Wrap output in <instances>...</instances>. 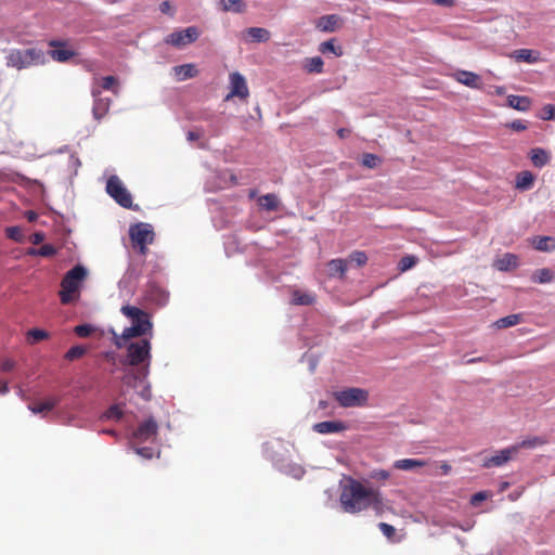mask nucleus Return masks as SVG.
<instances>
[{
  "label": "nucleus",
  "instance_id": "f257e3e1",
  "mask_svg": "<svg viewBox=\"0 0 555 555\" xmlns=\"http://www.w3.org/2000/svg\"><path fill=\"white\" fill-rule=\"evenodd\" d=\"M125 347L127 348V364L137 369L127 373L124 382L128 386L137 387L138 383H143L150 373L151 343L149 339H140L129 345L126 344Z\"/></svg>",
  "mask_w": 555,
  "mask_h": 555
},
{
  "label": "nucleus",
  "instance_id": "f03ea898",
  "mask_svg": "<svg viewBox=\"0 0 555 555\" xmlns=\"http://www.w3.org/2000/svg\"><path fill=\"white\" fill-rule=\"evenodd\" d=\"M120 312L131 321V326L126 327L120 335L113 332V343L118 349L124 348L129 339L147 334L153 327L150 314L138 307L125 305Z\"/></svg>",
  "mask_w": 555,
  "mask_h": 555
},
{
  "label": "nucleus",
  "instance_id": "7ed1b4c3",
  "mask_svg": "<svg viewBox=\"0 0 555 555\" xmlns=\"http://www.w3.org/2000/svg\"><path fill=\"white\" fill-rule=\"evenodd\" d=\"M374 488L365 487L356 479H349L343 486L339 501L346 513L356 514L370 507Z\"/></svg>",
  "mask_w": 555,
  "mask_h": 555
},
{
  "label": "nucleus",
  "instance_id": "20e7f679",
  "mask_svg": "<svg viewBox=\"0 0 555 555\" xmlns=\"http://www.w3.org/2000/svg\"><path fill=\"white\" fill-rule=\"evenodd\" d=\"M87 274L86 268L80 264L75 266L66 272L62 279L61 291L59 293L60 300L63 305H68L78 298Z\"/></svg>",
  "mask_w": 555,
  "mask_h": 555
},
{
  "label": "nucleus",
  "instance_id": "39448f33",
  "mask_svg": "<svg viewBox=\"0 0 555 555\" xmlns=\"http://www.w3.org/2000/svg\"><path fill=\"white\" fill-rule=\"evenodd\" d=\"M44 61V52L38 48L13 49L7 55L8 66L17 69L40 65L43 64Z\"/></svg>",
  "mask_w": 555,
  "mask_h": 555
},
{
  "label": "nucleus",
  "instance_id": "423d86ee",
  "mask_svg": "<svg viewBox=\"0 0 555 555\" xmlns=\"http://www.w3.org/2000/svg\"><path fill=\"white\" fill-rule=\"evenodd\" d=\"M129 236L132 247L138 249L141 255H146L147 245L154 241V231L151 224L139 222L130 227Z\"/></svg>",
  "mask_w": 555,
  "mask_h": 555
},
{
  "label": "nucleus",
  "instance_id": "0eeeda50",
  "mask_svg": "<svg viewBox=\"0 0 555 555\" xmlns=\"http://www.w3.org/2000/svg\"><path fill=\"white\" fill-rule=\"evenodd\" d=\"M106 192L121 207L132 208V196L117 176L107 179Z\"/></svg>",
  "mask_w": 555,
  "mask_h": 555
},
{
  "label": "nucleus",
  "instance_id": "6e6552de",
  "mask_svg": "<svg viewBox=\"0 0 555 555\" xmlns=\"http://www.w3.org/2000/svg\"><path fill=\"white\" fill-rule=\"evenodd\" d=\"M334 396L344 408L362 406L369 399L367 391L361 388H347L335 392Z\"/></svg>",
  "mask_w": 555,
  "mask_h": 555
},
{
  "label": "nucleus",
  "instance_id": "1a4fd4ad",
  "mask_svg": "<svg viewBox=\"0 0 555 555\" xmlns=\"http://www.w3.org/2000/svg\"><path fill=\"white\" fill-rule=\"evenodd\" d=\"M158 434V424L153 417H149L139 426L132 434L133 441L135 443H143L150 440H154Z\"/></svg>",
  "mask_w": 555,
  "mask_h": 555
},
{
  "label": "nucleus",
  "instance_id": "9d476101",
  "mask_svg": "<svg viewBox=\"0 0 555 555\" xmlns=\"http://www.w3.org/2000/svg\"><path fill=\"white\" fill-rule=\"evenodd\" d=\"M199 33L196 27L191 26L180 31H173L168 35L165 39V42L171 44L173 47H184L190 44L198 38Z\"/></svg>",
  "mask_w": 555,
  "mask_h": 555
},
{
  "label": "nucleus",
  "instance_id": "9b49d317",
  "mask_svg": "<svg viewBox=\"0 0 555 555\" xmlns=\"http://www.w3.org/2000/svg\"><path fill=\"white\" fill-rule=\"evenodd\" d=\"M230 86L231 91L227 95L225 100L237 96L240 99H246L249 95L248 87L244 76L237 72L230 74Z\"/></svg>",
  "mask_w": 555,
  "mask_h": 555
},
{
  "label": "nucleus",
  "instance_id": "f8f14e48",
  "mask_svg": "<svg viewBox=\"0 0 555 555\" xmlns=\"http://www.w3.org/2000/svg\"><path fill=\"white\" fill-rule=\"evenodd\" d=\"M49 46L53 48V50L49 51V54L56 62L64 63L76 55V52L68 48L67 41L51 40Z\"/></svg>",
  "mask_w": 555,
  "mask_h": 555
},
{
  "label": "nucleus",
  "instance_id": "ddd939ff",
  "mask_svg": "<svg viewBox=\"0 0 555 555\" xmlns=\"http://www.w3.org/2000/svg\"><path fill=\"white\" fill-rule=\"evenodd\" d=\"M517 454V447H509L499 451L495 455L487 457L482 464L483 467H499L507 463Z\"/></svg>",
  "mask_w": 555,
  "mask_h": 555
},
{
  "label": "nucleus",
  "instance_id": "4468645a",
  "mask_svg": "<svg viewBox=\"0 0 555 555\" xmlns=\"http://www.w3.org/2000/svg\"><path fill=\"white\" fill-rule=\"evenodd\" d=\"M144 300L156 306H164L168 300V294L158 285L150 283L144 292Z\"/></svg>",
  "mask_w": 555,
  "mask_h": 555
},
{
  "label": "nucleus",
  "instance_id": "2eb2a0df",
  "mask_svg": "<svg viewBox=\"0 0 555 555\" xmlns=\"http://www.w3.org/2000/svg\"><path fill=\"white\" fill-rule=\"evenodd\" d=\"M453 77L457 82L473 89H480L482 85L480 77L473 72L457 70L453 74Z\"/></svg>",
  "mask_w": 555,
  "mask_h": 555
},
{
  "label": "nucleus",
  "instance_id": "dca6fc26",
  "mask_svg": "<svg viewBox=\"0 0 555 555\" xmlns=\"http://www.w3.org/2000/svg\"><path fill=\"white\" fill-rule=\"evenodd\" d=\"M313 429L319 434H334L346 429L345 423L340 421H325L314 424Z\"/></svg>",
  "mask_w": 555,
  "mask_h": 555
},
{
  "label": "nucleus",
  "instance_id": "f3484780",
  "mask_svg": "<svg viewBox=\"0 0 555 555\" xmlns=\"http://www.w3.org/2000/svg\"><path fill=\"white\" fill-rule=\"evenodd\" d=\"M340 17L336 14L321 16L317 22V28L321 31H335L339 25Z\"/></svg>",
  "mask_w": 555,
  "mask_h": 555
},
{
  "label": "nucleus",
  "instance_id": "a211bd4d",
  "mask_svg": "<svg viewBox=\"0 0 555 555\" xmlns=\"http://www.w3.org/2000/svg\"><path fill=\"white\" fill-rule=\"evenodd\" d=\"M173 73L178 81H183L195 77L198 74L194 64H183L173 67Z\"/></svg>",
  "mask_w": 555,
  "mask_h": 555
},
{
  "label": "nucleus",
  "instance_id": "6ab92c4d",
  "mask_svg": "<svg viewBox=\"0 0 555 555\" xmlns=\"http://www.w3.org/2000/svg\"><path fill=\"white\" fill-rule=\"evenodd\" d=\"M518 266V258L514 254H504L494 261V267L500 271H507Z\"/></svg>",
  "mask_w": 555,
  "mask_h": 555
},
{
  "label": "nucleus",
  "instance_id": "aec40b11",
  "mask_svg": "<svg viewBox=\"0 0 555 555\" xmlns=\"http://www.w3.org/2000/svg\"><path fill=\"white\" fill-rule=\"evenodd\" d=\"M550 153L543 149L535 147L530 151V160L534 167L542 168L550 163Z\"/></svg>",
  "mask_w": 555,
  "mask_h": 555
},
{
  "label": "nucleus",
  "instance_id": "412c9836",
  "mask_svg": "<svg viewBox=\"0 0 555 555\" xmlns=\"http://www.w3.org/2000/svg\"><path fill=\"white\" fill-rule=\"evenodd\" d=\"M534 175L531 171H520L516 177V189L521 191L530 190L534 183Z\"/></svg>",
  "mask_w": 555,
  "mask_h": 555
},
{
  "label": "nucleus",
  "instance_id": "4be33fe9",
  "mask_svg": "<svg viewBox=\"0 0 555 555\" xmlns=\"http://www.w3.org/2000/svg\"><path fill=\"white\" fill-rule=\"evenodd\" d=\"M532 245L540 251L555 250V238L552 236H535L532 238Z\"/></svg>",
  "mask_w": 555,
  "mask_h": 555
},
{
  "label": "nucleus",
  "instance_id": "5701e85b",
  "mask_svg": "<svg viewBox=\"0 0 555 555\" xmlns=\"http://www.w3.org/2000/svg\"><path fill=\"white\" fill-rule=\"evenodd\" d=\"M514 56L518 62L533 64L540 61V53L530 49H519L514 52Z\"/></svg>",
  "mask_w": 555,
  "mask_h": 555
},
{
  "label": "nucleus",
  "instance_id": "b1692460",
  "mask_svg": "<svg viewBox=\"0 0 555 555\" xmlns=\"http://www.w3.org/2000/svg\"><path fill=\"white\" fill-rule=\"evenodd\" d=\"M507 103L512 108L520 112H527L531 106V101L529 98L514 94L508 95Z\"/></svg>",
  "mask_w": 555,
  "mask_h": 555
},
{
  "label": "nucleus",
  "instance_id": "393cba45",
  "mask_svg": "<svg viewBox=\"0 0 555 555\" xmlns=\"http://www.w3.org/2000/svg\"><path fill=\"white\" fill-rule=\"evenodd\" d=\"M425 465L426 462L420 459H402L393 463V467L400 470H412Z\"/></svg>",
  "mask_w": 555,
  "mask_h": 555
},
{
  "label": "nucleus",
  "instance_id": "a878e982",
  "mask_svg": "<svg viewBox=\"0 0 555 555\" xmlns=\"http://www.w3.org/2000/svg\"><path fill=\"white\" fill-rule=\"evenodd\" d=\"M258 205L268 211H274L279 208V199L275 194L269 193L258 197Z\"/></svg>",
  "mask_w": 555,
  "mask_h": 555
},
{
  "label": "nucleus",
  "instance_id": "bb28decb",
  "mask_svg": "<svg viewBox=\"0 0 555 555\" xmlns=\"http://www.w3.org/2000/svg\"><path fill=\"white\" fill-rule=\"evenodd\" d=\"M220 5L224 12L242 13L246 9V4L243 0H220Z\"/></svg>",
  "mask_w": 555,
  "mask_h": 555
},
{
  "label": "nucleus",
  "instance_id": "cd10ccee",
  "mask_svg": "<svg viewBox=\"0 0 555 555\" xmlns=\"http://www.w3.org/2000/svg\"><path fill=\"white\" fill-rule=\"evenodd\" d=\"M324 62L320 56L308 57L305 60L304 68L307 73L320 74L323 72Z\"/></svg>",
  "mask_w": 555,
  "mask_h": 555
},
{
  "label": "nucleus",
  "instance_id": "c85d7f7f",
  "mask_svg": "<svg viewBox=\"0 0 555 555\" xmlns=\"http://www.w3.org/2000/svg\"><path fill=\"white\" fill-rule=\"evenodd\" d=\"M532 281L539 284L551 283L554 280V273L548 268H542L532 274Z\"/></svg>",
  "mask_w": 555,
  "mask_h": 555
},
{
  "label": "nucleus",
  "instance_id": "c756f323",
  "mask_svg": "<svg viewBox=\"0 0 555 555\" xmlns=\"http://www.w3.org/2000/svg\"><path fill=\"white\" fill-rule=\"evenodd\" d=\"M247 34L255 42H266L270 39V33L261 27H250L247 29Z\"/></svg>",
  "mask_w": 555,
  "mask_h": 555
},
{
  "label": "nucleus",
  "instance_id": "7c9ffc66",
  "mask_svg": "<svg viewBox=\"0 0 555 555\" xmlns=\"http://www.w3.org/2000/svg\"><path fill=\"white\" fill-rule=\"evenodd\" d=\"M521 321L520 314H509L501 318L494 322L496 328H507L519 324Z\"/></svg>",
  "mask_w": 555,
  "mask_h": 555
},
{
  "label": "nucleus",
  "instance_id": "2f4dec72",
  "mask_svg": "<svg viewBox=\"0 0 555 555\" xmlns=\"http://www.w3.org/2000/svg\"><path fill=\"white\" fill-rule=\"evenodd\" d=\"M56 248L51 244H44L39 248H29L27 255L40 256V257H52L56 255Z\"/></svg>",
  "mask_w": 555,
  "mask_h": 555
},
{
  "label": "nucleus",
  "instance_id": "473e14b6",
  "mask_svg": "<svg viewBox=\"0 0 555 555\" xmlns=\"http://www.w3.org/2000/svg\"><path fill=\"white\" fill-rule=\"evenodd\" d=\"M546 443V439L543 437L534 436L527 439H524L519 443L515 444L514 447H517V452L525 448V449H532L540 446H543Z\"/></svg>",
  "mask_w": 555,
  "mask_h": 555
},
{
  "label": "nucleus",
  "instance_id": "72a5a7b5",
  "mask_svg": "<svg viewBox=\"0 0 555 555\" xmlns=\"http://www.w3.org/2000/svg\"><path fill=\"white\" fill-rule=\"evenodd\" d=\"M347 270V263L344 259H333L328 262V271L331 275L339 274L343 276Z\"/></svg>",
  "mask_w": 555,
  "mask_h": 555
},
{
  "label": "nucleus",
  "instance_id": "f704fd0d",
  "mask_svg": "<svg viewBox=\"0 0 555 555\" xmlns=\"http://www.w3.org/2000/svg\"><path fill=\"white\" fill-rule=\"evenodd\" d=\"M370 507H372L376 515H382L384 513V502L382 499V494L378 490L374 489L372 498L370 499Z\"/></svg>",
  "mask_w": 555,
  "mask_h": 555
},
{
  "label": "nucleus",
  "instance_id": "c9c22d12",
  "mask_svg": "<svg viewBox=\"0 0 555 555\" xmlns=\"http://www.w3.org/2000/svg\"><path fill=\"white\" fill-rule=\"evenodd\" d=\"M334 41H335L334 39H330L327 41L322 42L319 46V51L321 53L331 52V53H333L336 56H341L343 55V49H341V47L335 46Z\"/></svg>",
  "mask_w": 555,
  "mask_h": 555
},
{
  "label": "nucleus",
  "instance_id": "e433bc0d",
  "mask_svg": "<svg viewBox=\"0 0 555 555\" xmlns=\"http://www.w3.org/2000/svg\"><path fill=\"white\" fill-rule=\"evenodd\" d=\"M49 337V333L40 328H31L27 332V338L30 344L39 343Z\"/></svg>",
  "mask_w": 555,
  "mask_h": 555
},
{
  "label": "nucleus",
  "instance_id": "4c0bfd02",
  "mask_svg": "<svg viewBox=\"0 0 555 555\" xmlns=\"http://www.w3.org/2000/svg\"><path fill=\"white\" fill-rule=\"evenodd\" d=\"M5 235L8 238L15 241L17 243H22L24 241L23 230L17 225L8 227L5 229Z\"/></svg>",
  "mask_w": 555,
  "mask_h": 555
},
{
  "label": "nucleus",
  "instance_id": "58836bf2",
  "mask_svg": "<svg viewBox=\"0 0 555 555\" xmlns=\"http://www.w3.org/2000/svg\"><path fill=\"white\" fill-rule=\"evenodd\" d=\"M314 298L310 294L301 293L299 291L294 292L293 302L296 305H311Z\"/></svg>",
  "mask_w": 555,
  "mask_h": 555
},
{
  "label": "nucleus",
  "instance_id": "ea45409f",
  "mask_svg": "<svg viewBox=\"0 0 555 555\" xmlns=\"http://www.w3.org/2000/svg\"><path fill=\"white\" fill-rule=\"evenodd\" d=\"M87 349L83 346H74L68 349L65 353V359L68 361H74L76 359L81 358L86 353Z\"/></svg>",
  "mask_w": 555,
  "mask_h": 555
},
{
  "label": "nucleus",
  "instance_id": "a19ab883",
  "mask_svg": "<svg viewBox=\"0 0 555 555\" xmlns=\"http://www.w3.org/2000/svg\"><path fill=\"white\" fill-rule=\"evenodd\" d=\"M108 111V102L96 101L93 106V115L96 119H101Z\"/></svg>",
  "mask_w": 555,
  "mask_h": 555
},
{
  "label": "nucleus",
  "instance_id": "79ce46f5",
  "mask_svg": "<svg viewBox=\"0 0 555 555\" xmlns=\"http://www.w3.org/2000/svg\"><path fill=\"white\" fill-rule=\"evenodd\" d=\"M540 118L543 120H554L555 119V105L546 104L542 107Z\"/></svg>",
  "mask_w": 555,
  "mask_h": 555
},
{
  "label": "nucleus",
  "instance_id": "37998d69",
  "mask_svg": "<svg viewBox=\"0 0 555 555\" xmlns=\"http://www.w3.org/2000/svg\"><path fill=\"white\" fill-rule=\"evenodd\" d=\"M94 328L90 324H80L75 326L74 332L77 336L86 338L93 333Z\"/></svg>",
  "mask_w": 555,
  "mask_h": 555
},
{
  "label": "nucleus",
  "instance_id": "c03bdc74",
  "mask_svg": "<svg viewBox=\"0 0 555 555\" xmlns=\"http://www.w3.org/2000/svg\"><path fill=\"white\" fill-rule=\"evenodd\" d=\"M104 417L108 420H120L122 417V411L118 405H112L108 408V410L104 413Z\"/></svg>",
  "mask_w": 555,
  "mask_h": 555
},
{
  "label": "nucleus",
  "instance_id": "a18cd8bd",
  "mask_svg": "<svg viewBox=\"0 0 555 555\" xmlns=\"http://www.w3.org/2000/svg\"><path fill=\"white\" fill-rule=\"evenodd\" d=\"M379 163L378 156L366 153L363 155L362 165L367 168H375Z\"/></svg>",
  "mask_w": 555,
  "mask_h": 555
},
{
  "label": "nucleus",
  "instance_id": "49530a36",
  "mask_svg": "<svg viewBox=\"0 0 555 555\" xmlns=\"http://www.w3.org/2000/svg\"><path fill=\"white\" fill-rule=\"evenodd\" d=\"M416 263V258L414 256H405L401 258L399 262V268L401 271H406L413 268Z\"/></svg>",
  "mask_w": 555,
  "mask_h": 555
},
{
  "label": "nucleus",
  "instance_id": "de8ad7c7",
  "mask_svg": "<svg viewBox=\"0 0 555 555\" xmlns=\"http://www.w3.org/2000/svg\"><path fill=\"white\" fill-rule=\"evenodd\" d=\"M378 528L387 539H392L396 534L395 527L387 522H379Z\"/></svg>",
  "mask_w": 555,
  "mask_h": 555
},
{
  "label": "nucleus",
  "instance_id": "09e8293b",
  "mask_svg": "<svg viewBox=\"0 0 555 555\" xmlns=\"http://www.w3.org/2000/svg\"><path fill=\"white\" fill-rule=\"evenodd\" d=\"M351 262H356L359 267L363 266L367 261V257L363 251H354L349 257Z\"/></svg>",
  "mask_w": 555,
  "mask_h": 555
},
{
  "label": "nucleus",
  "instance_id": "8fccbe9b",
  "mask_svg": "<svg viewBox=\"0 0 555 555\" xmlns=\"http://www.w3.org/2000/svg\"><path fill=\"white\" fill-rule=\"evenodd\" d=\"M117 85V79L114 76H106L102 78L101 87L104 90H114Z\"/></svg>",
  "mask_w": 555,
  "mask_h": 555
},
{
  "label": "nucleus",
  "instance_id": "3c124183",
  "mask_svg": "<svg viewBox=\"0 0 555 555\" xmlns=\"http://www.w3.org/2000/svg\"><path fill=\"white\" fill-rule=\"evenodd\" d=\"M507 127L515 131H524L528 128L527 122L521 119L513 120L507 125Z\"/></svg>",
  "mask_w": 555,
  "mask_h": 555
},
{
  "label": "nucleus",
  "instance_id": "603ef678",
  "mask_svg": "<svg viewBox=\"0 0 555 555\" xmlns=\"http://www.w3.org/2000/svg\"><path fill=\"white\" fill-rule=\"evenodd\" d=\"M135 453L147 460L152 459L154 455L153 449L149 447L135 448Z\"/></svg>",
  "mask_w": 555,
  "mask_h": 555
},
{
  "label": "nucleus",
  "instance_id": "864d4df0",
  "mask_svg": "<svg viewBox=\"0 0 555 555\" xmlns=\"http://www.w3.org/2000/svg\"><path fill=\"white\" fill-rule=\"evenodd\" d=\"M47 408L48 406L44 405L43 401L39 402L37 404H34V405H29V410L34 414H42V413L49 412Z\"/></svg>",
  "mask_w": 555,
  "mask_h": 555
},
{
  "label": "nucleus",
  "instance_id": "5fc2aeb1",
  "mask_svg": "<svg viewBox=\"0 0 555 555\" xmlns=\"http://www.w3.org/2000/svg\"><path fill=\"white\" fill-rule=\"evenodd\" d=\"M61 399L59 397H50L43 401L44 405L48 406V411L53 410L59 403Z\"/></svg>",
  "mask_w": 555,
  "mask_h": 555
},
{
  "label": "nucleus",
  "instance_id": "6e6d98bb",
  "mask_svg": "<svg viewBox=\"0 0 555 555\" xmlns=\"http://www.w3.org/2000/svg\"><path fill=\"white\" fill-rule=\"evenodd\" d=\"M61 399L59 397H50L43 401L44 405L48 406V411L53 410L59 403Z\"/></svg>",
  "mask_w": 555,
  "mask_h": 555
},
{
  "label": "nucleus",
  "instance_id": "4d7b16f0",
  "mask_svg": "<svg viewBox=\"0 0 555 555\" xmlns=\"http://www.w3.org/2000/svg\"><path fill=\"white\" fill-rule=\"evenodd\" d=\"M0 367L2 372H11L15 367V362L11 359H4Z\"/></svg>",
  "mask_w": 555,
  "mask_h": 555
},
{
  "label": "nucleus",
  "instance_id": "13d9d810",
  "mask_svg": "<svg viewBox=\"0 0 555 555\" xmlns=\"http://www.w3.org/2000/svg\"><path fill=\"white\" fill-rule=\"evenodd\" d=\"M488 498L487 493L485 491H480V492H477L475 493L472 499H470V503L473 505H477L479 502L486 500Z\"/></svg>",
  "mask_w": 555,
  "mask_h": 555
},
{
  "label": "nucleus",
  "instance_id": "bf43d9fd",
  "mask_svg": "<svg viewBox=\"0 0 555 555\" xmlns=\"http://www.w3.org/2000/svg\"><path fill=\"white\" fill-rule=\"evenodd\" d=\"M44 240V234L42 232H36L30 236V242L34 245H39Z\"/></svg>",
  "mask_w": 555,
  "mask_h": 555
},
{
  "label": "nucleus",
  "instance_id": "052dcab7",
  "mask_svg": "<svg viewBox=\"0 0 555 555\" xmlns=\"http://www.w3.org/2000/svg\"><path fill=\"white\" fill-rule=\"evenodd\" d=\"M434 4L451 8L455 5V0H431Z\"/></svg>",
  "mask_w": 555,
  "mask_h": 555
},
{
  "label": "nucleus",
  "instance_id": "680f3d73",
  "mask_svg": "<svg viewBox=\"0 0 555 555\" xmlns=\"http://www.w3.org/2000/svg\"><path fill=\"white\" fill-rule=\"evenodd\" d=\"M203 135V133L201 131H189L188 134H186V138L189 141H196L198 139H201Z\"/></svg>",
  "mask_w": 555,
  "mask_h": 555
},
{
  "label": "nucleus",
  "instance_id": "e2e57ef3",
  "mask_svg": "<svg viewBox=\"0 0 555 555\" xmlns=\"http://www.w3.org/2000/svg\"><path fill=\"white\" fill-rule=\"evenodd\" d=\"M25 218L29 221V222H35L37 219H38V214L34 210H27L25 212Z\"/></svg>",
  "mask_w": 555,
  "mask_h": 555
},
{
  "label": "nucleus",
  "instance_id": "0e129e2a",
  "mask_svg": "<svg viewBox=\"0 0 555 555\" xmlns=\"http://www.w3.org/2000/svg\"><path fill=\"white\" fill-rule=\"evenodd\" d=\"M159 10H160L162 13L168 14L171 11V5H170V3L168 1H164V2L160 3Z\"/></svg>",
  "mask_w": 555,
  "mask_h": 555
},
{
  "label": "nucleus",
  "instance_id": "69168bd1",
  "mask_svg": "<svg viewBox=\"0 0 555 555\" xmlns=\"http://www.w3.org/2000/svg\"><path fill=\"white\" fill-rule=\"evenodd\" d=\"M140 396H141L144 400H150V399H151V397H152L150 386H144V388H143V389H142V391L140 392Z\"/></svg>",
  "mask_w": 555,
  "mask_h": 555
},
{
  "label": "nucleus",
  "instance_id": "338daca9",
  "mask_svg": "<svg viewBox=\"0 0 555 555\" xmlns=\"http://www.w3.org/2000/svg\"><path fill=\"white\" fill-rule=\"evenodd\" d=\"M9 391L8 383L0 378V395H5Z\"/></svg>",
  "mask_w": 555,
  "mask_h": 555
},
{
  "label": "nucleus",
  "instance_id": "774afa93",
  "mask_svg": "<svg viewBox=\"0 0 555 555\" xmlns=\"http://www.w3.org/2000/svg\"><path fill=\"white\" fill-rule=\"evenodd\" d=\"M349 130L345 128H340L337 130V134L340 139H345L349 134Z\"/></svg>",
  "mask_w": 555,
  "mask_h": 555
}]
</instances>
